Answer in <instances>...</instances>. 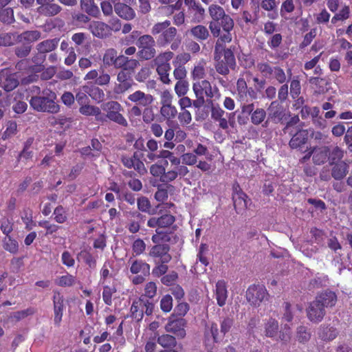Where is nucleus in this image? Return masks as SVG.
<instances>
[{"mask_svg":"<svg viewBox=\"0 0 352 352\" xmlns=\"http://www.w3.org/2000/svg\"><path fill=\"white\" fill-rule=\"evenodd\" d=\"M114 10L119 16L126 20L133 19L135 16L134 10L125 3H116L114 5Z\"/></svg>","mask_w":352,"mask_h":352,"instance_id":"nucleus-25","label":"nucleus"},{"mask_svg":"<svg viewBox=\"0 0 352 352\" xmlns=\"http://www.w3.org/2000/svg\"><path fill=\"white\" fill-rule=\"evenodd\" d=\"M336 329L333 327H321L319 336L324 340H332L337 336Z\"/></svg>","mask_w":352,"mask_h":352,"instance_id":"nucleus-43","label":"nucleus"},{"mask_svg":"<svg viewBox=\"0 0 352 352\" xmlns=\"http://www.w3.org/2000/svg\"><path fill=\"white\" fill-rule=\"evenodd\" d=\"M19 85L18 80L13 74L8 75L4 80H1L0 88H3L6 91H10L15 89Z\"/></svg>","mask_w":352,"mask_h":352,"instance_id":"nucleus-41","label":"nucleus"},{"mask_svg":"<svg viewBox=\"0 0 352 352\" xmlns=\"http://www.w3.org/2000/svg\"><path fill=\"white\" fill-rule=\"evenodd\" d=\"M298 306H296L294 307H292L291 305L289 302L285 303V312L283 316V320L289 322L294 318V314L296 309H298Z\"/></svg>","mask_w":352,"mask_h":352,"instance_id":"nucleus-58","label":"nucleus"},{"mask_svg":"<svg viewBox=\"0 0 352 352\" xmlns=\"http://www.w3.org/2000/svg\"><path fill=\"white\" fill-rule=\"evenodd\" d=\"M46 56L41 52H38L32 58V63L34 65L29 67L31 72H41L45 69L43 63L45 60Z\"/></svg>","mask_w":352,"mask_h":352,"instance_id":"nucleus-37","label":"nucleus"},{"mask_svg":"<svg viewBox=\"0 0 352 352\" xmlns=\"http://www.w3.org/2000/svg\"><path fill=\"white\" fill-rule=\"evenodd\" d=\"M144 139L139 138L135 141L134 146L137 149L142 151V153L140 155H141L145 161H146V158H148L151 162L154 160V140L151 139L147 142L146 146L149 150L144 148Z\"/></svg>","mask_w":352,"mask_h":352,"instance_id":"nucleus-20","label":"nucleus"},{"mask_svg":"<svg viewBox=\"0 0 352 352\" xmlns=\"http://www.w3.org/2000/svg\"><path fill=\"white\" fill-rule=\"evenodd\" d=\"M232 30H223L224 32L221 34H219V36H218L219 38L216 43V45H215L216 51H217L219 50V47H222L223 44L226 43H230L232 41V36L230 33V32Z\"/></svg>","mask_w":352,"mask_h":352,"instance_id":"nucleus-51","label":"nucleus"},{"mask_svg":"<svg viewBox=\"0 0 352 352\" xmlns=\"http://www.w3.org/2000/svg\"><path fill=\"white\" fill-rule=\"evenodd\" d=\"M173 53L171 52H164L155 58V65H157L156 69L160 78L162 82L165 84H169L170 80L169 78V72L171 69L168 61L173 58Z\"/></svg>","mask_w":352,"mask_h":352,"instance_id":"nucleus-11","label":"nucleus"},{"mask_svg":"<svg viewBox=\"0 0 352 352\" xmlns=\"http://www.w3.org/2000/svg\"><path fill=\"white\" fill-rule=\"evenodd\" d=\"M316 300L324 309V307L334 306L337 300V297L334 292L326 291L317 296Z\"/></svg>","mask_w":352,"mask_h":352,"instance_id":"nucleus-23","label":"nucleus"},{"mask_svg":"<svg viewBox=\"0 0 352 352\" xmlns=\"http://www.w3.org/2000/svg\"><path fill=\"white\" fill-rule=\"evenodd\" d=\"M175 221V217L170 213L165 212L157 218L155 224L158 228L155 229V245L156 244H166L173 238V233L168 232L170 226Z\"/></svg>","mask_w":352,"mask_h":352,"instance_id":"nucleus-6","label":"nucleus"},{"mask_svg":"<svg viewBox=\"0 0 352 352\" xmlns=\"http://www.w3.org/2000/svg\"><path fill=\"white\" fill-rule=\"evenodd\" d=\"M157 342L164 348L174 347L177 344L175 338L168 334L159 337Z\"/></svg>","mask_w":352,"mask_h":352,"instance_id":"nucleus-46","label":"nucleus"},{"mask_svg":"<svg viewBox=\"0 0 352 352\" xmlns=\"http://www.w3.org/2000/svg\"><path fill=\"white\" fill-rule=\"evenodd\" d=\"M263 327L264 335L267 338H274L276 340H279L284 343L289 342L291 339V327L285 324L279 331V324L278 320L275 318H270L265 320Z\"/></svg>","mask_w":352,"mask_h":352,"instance_id":"nucleus-5","label":"nucleus"},{"mask_svg":"<svg viewBox=\"0 0 352 352\" xmlns=\"http://www.w3.org/2000/svg\"><path fill=\"white\" fill-rule=\"evenodd\" d=\"M0 21L7 24L13 23L14 21L13 10L11 8L1 9L0 11Z\"/></svg>","mask_w":352,"mask_h":352,"instance_id":"nucleus-45","label":"nucleus"},{"mask_svg":"<svg viewBox=\"0 0 352 352\" xmlns=\"http://www.w3.org/2000/svg\"><path fill=\"white\" fill-rule=\"evenodd\" d=\"M62 10V8L56 3H50L43 6H39L38 8V12L46 16H53L58 13H60Z\"/></svg>","mask_w":352,"mask_h":352,"instance_id":"nucleus-33","label":"nucleus"},{"mask_svg":"<svg viewBox=\"0 0 352 352\" xmlns=\"http://www.w3.org/2000/svg\"><path fill=\"white\" fill-rule=\"evenodd\" d=\"M331 170V176L336 180H340L343 179L349 172L348 165L344 162H340L333 164Z\"/></svg>","mask_w":352,"mask_h":352,"instance_id":"nucleus-30","label":"nucleus"},{"mask_svg":"<svg viewBox=\"0 0 352 352\" xmlns=\"http://www.w3.org/2000/svg\"><path fill=\"white\" fill-rule=\"evenodd\" d=\"M350 9L348 6H344L341 10L331 19V23L336 24L338 21H344L349 18Z\"/></svg>","mask_w":352,"mask_h":352,"instance_id":"nucleus-49","label":"nucleus"},{"mask_svg":"<svg viewBox=\"0 0 352 352\" xmlns=\"http://www.w3.org/2000/svg\"><path fill=\"white\" fill-rule=\"evenodd\" d=\"M215 298L219 306L223 307L226 305L228 298V290L224 280H221L216 283Z\"/></svg>","mask_w":352,"mask_h":352,"instance_id":"nucleus-22","label":"nucleus"},{"mask_svg":"<svg viewBox=\"0 0 352 352\" xmlns=\"http://www.w3.org/2000/svg\"><path fill=\"white\" fill-rule=\"evenodd\" d=\"M234 206L236 210H245L250 204L246 194L242 191H238L233 195Z\"/></svg>","mask_w":352,"mask_h":352,"instance_id":"nucleus-28","label":"nucleus"},{"mask_svg":"<svg viewBox=\"0 0 352 352\" xmlns=\"http://www.w3.org/2000/svg\"><path fill=\"white\" fill-rule=\"evenodd\" d=\"M56 94L50 89H44L38 95L32 96L30 107L38 112L55 114L59 112L60 106L56 102Z\"/></svg>","mask_w":352,"mask_h":352,"instance_id":"nucleus-2","label":"nucleus"},{"mask_svg":"<svg viewBox=\"0 0 352 352\" xmlns=\"http://www.w3.org/2000/svg\"><path fill=\"white\" fill-rule=\"evenodd\" d=\"M79 113L86 116H94L97 120H102L101 110L96 106L87 104L86 103L81 104L79 108Z\"/></svg>","mask_w":352,"mask_h":352,"instance_id":"nucleus-31","label":"nucleus"},{"mask_svg":"<svg viewBox=\"0 0 352 352\" xmlns=\"http://www.w3.org/2000/svg\"><path fill=\"white\" fill-rule=\"evenodd\" d=\"M269 294L266 288L262 285H252L245 292V298L250 305L257 307L263 302L268 300Z\"/></svg>","mask_w":352,"mask_h":352,"instance_id":"nucleus-9","label":"nucleus"},{"mask_svg":"<svg viewBox=\"0 0 352 352\" xmlns=\"http://www.w3.org/2000/svg\"><path fill=\"white\" fill-rule=\"evenodd\" d=\"M307 139L308 131L307 130H299L289 141V146L292 148H300L306 143Z\"/></svg>","mask_w":352,"mask_h":352,"instance_id":"nucleus-27","label":"nucleus"},{"mask_svg":"<svg viewBox=\"0 0 352 352\" xmlns=\"http://www.w3.org/2000/svg\"><path fill=\"white\" fill-rule=\"evenodd\" d=\"M188 90V83L186 80H178L175 86V91L179 97L184 96Z\"/></svg>","mask_w":352,"mask_h":352,"instance_id":"nucleus-63","label":"nucleus"},{"mask_svg":"<svg viewBox=\"0 0 352 352\" xmlns=\"http://www.w3.org/2000/svg\"><path fill=\"white\" fill-rule=\"evenodd\" d=\"M130 272L133 274L150 275V265L142 260H135L131 265Z\"/></svg>","mask_w":352,"mask_h":352,"instance_id":"nucleus-34","label":"nucleus"},{"mask_svg":"<svg viewBox=\"0 0 352 352\" xmlns=\"http://www.w3.org/2000/svg\"><path fill=\"white\" fill-rule=\"evenodd\" d=\"M266 112L263 109H256L252 112L251 116V122L255 124H260L265 118Z\"/></svg>","mask_w":352,"mask_h":352,"instance_id":"nucleus-53","label":"nucleus"},{"mask_svg":"<svg viewBox=\"0 0 352 352\" xmlns=\"http://www.w3.org/2000/svg\"><path fill=\"white\" fill-rule=\"evenodd\" d=\"M80 7L88 15L97 17L100 14L99 8L94 0H80Z\"/></svg>","mask_w":352,"mask_h":352,"instance_id":"nucleus-36","label":"nucleus"},{"mask_svg":"<svg viewBox=\"0 0 352 352\" xmlns=\"http://www.w3.org/2000/svg\"><path fill=\"white\" fill-rule=\"evenodd\" d=\"M169 251V246L168 244H156L155 245V263L157 262L156 258H160V261L162 262V265L155 269V274H164L166 272L168 267L166 263H168L171 256L168 253Z\"/></svg>","mask_w":352,"mask_h":352,"instance_id":"nucleus-13","label":"nucleus"},{"mask_svg":"<svg viewBox=\"0 0 352 352\" xmlns=\"http://www.w3.org/2000/svg\"><path fill=\"white\" fill-rule=\"evenodd\" d=\"M234 113H226V116L216 120L219 122V126L223 129H228L229 125L233 126L234 124Z\"/></svg>","mask_w":352,"mask_h":352,"instance_id":"nucleus-54","label":"nucleus"},{"mask_svg":"<svg viewBox=\"0 0 352 352\" xmlns=\"http://www.w3.org/2000/svg\"><path fill=\"white\" fill-rule=\"evenodd\" d=\"M138 65V60L134 59L120 68L121 70L117 75L118 83L114 87V92L116 94H123L132 87L133 85V76L135 73V69Z\"/></svg>","mask_w":352,"mask_h":352,"instance_id":"nucleus-4","label":"nucleus"},{"mask_svg":"<svg viewBox=\"0 0 352 352\" xmlns=\"http://www.w3.org/2000/svg\"><path fill=\"white\" fill-rule=\"evenodd\" d=\"M267 111L268 118L275 123L280 122L285 115L283 107L277 101H273Z\"/></svg>","mask_w":352,"mask_h":352,"instance_id":"nucleus-21","label":"nucleus"},{"mask_svg":"<svg viewBox=\"0 0 352 352\" xmlns=\"http://www.w3.org/2000/svg\"><path fill=\"white\" fill-rule=\"evenodd\" d=\"M133 60V58H129L124 55H118V52L114 48L106 50L102 57V62L105 67L113 66L116 69L124 67Z\"/></svg>","mask_w":352,"mask_h":352,"instance_id":"nucleus-10","label":"nucleus"},{"mask_svg":"<svg viewBox=\"0 0 352 352\" xmlns=\"http://www.w3.org/2000/svg\"><path fill=\"white\" fill-rule=\"evenodd\" d=\"M3 248L10 252V254H15L19 251V243L11 235L5 236L2 239Z\"/></svg>","mask_w":352,"mask_h":352,"instance_id":"nucleus-35","label":"nucleus"},{"mask_svg":"<svg viewBox=\"0 0 352 352\" xmlns=\"http://www.w3.org/2000/svg\"><path fill=\"white\" fill-rule=\"evenodd\" d=\"M41 38V32L38 30L25 31L17 36L20 42L25 41V44L31 45V43L38 41Z\"/></svg>","mask_w":352,"mask_h":352,"instance_id":"nucleus-38","label":"nucleus"},{"mask_svg":"<svg viewBox=\"0 0 352 352\" xmlns=\"http://www.w3.org/2000/svg\"><path fill=\"white\" fill-rule=\"evenodd\" d=\"M208 12L212 19L209 23V29L214 37L219 36L221 28L223 30L233 29L234 20L225 12L222 7L217 4H212L208 8Z\"/></svg>","mask_w":352,"mask_h":352,"instance_id":"nucleus-3","label":"nucleus"},{"mask_svg":"<svg viewBox=\"0 0 352 352\" xmlns=\"http://www.w3.org/2000/svg\"><path fill=\"white\" fill-rule=\"evenodd\" d=\"M16 38H17V36L12 33L0 34V47L10 46L13 45Z\"/></svg>","mask_w":352,"mask_h":352,"instance_id":"nucleus-52","label":"nucleus"},{"mask_svg":"<svg viewBox=\"0 0 352 352\" xmlns=\"http://www.w3.org/2000/svg\"><path fill=\"white\" fill-rule=\"evenodd\" d=\"M329 157V148L325 146L312 147V162L316 165L324 164Z\"/></svg>","mask_w":352,"mask_h":352,"instance_id":"nucleus-19","label":"nucleus"},{"mask_svg":"<svg viewBox=\"0 0 352 352\" xmlns=\"http://www.w3.org/2000/svg\"><path fill=\"white\" fill-rule=\"evenodd\" d=\"M75 276L69 274L61 276L58 278V280H56V284L58 286L63 287H71L75 284Z\"/></svg>","mask_w":352,"mask_h":352,"instance_id":"nucleus-48","label":"nucleus"},{"mask_svg":"<svg viewBox=\"0 0 352 352\" xmlns=\"http://www.w3.org/2000/svg\"><path fill=\"white\" fill-rule=\"evenodd\" d=\"M78 256H82L85 263L89 268L94 269L96 267V258L94 256L89 252L85 250L81 251L78 254Z\"/></svg>","mask_w":352,"mask_h":352,"instance_id":"nucleus-47","label":"nucleus"},{"mask_svg":"<svg viewBox=\"0 0 352 352\" xmlns=\"http://www.w3.org/2000/svg\"><path fill=\"white\" fill-rule=\"evenodd\" d=\"M307 314L309 320L313 322H320L325 315L324 309L321 307L316 300L311 302L307 309Z\"/></svg>","mask_w":352,"mask_h":352,"instance_id":"nucleus-17","label":"nucleus"},{"mask_svg":"<svg viewBox=\"0 0 352 352\" xmlns=\"http://www.w3.org/2000/svg\"><path fill=\"white\" fill-rule=\"evenodd\" d=\"M122 162L124 166L129 168H133L141 175L146 172L144 163L140 160V155L138 152H135L132 156L123 155Z\"/></svg>","mask_w":352,"mask_h":352,"instance_id":"nucleus-16","label":"nucleus"},{"mask_svg":"<svg viewBox=\"0 0 352 352\" xmlns=\"http://www.w3.org/2000/svg\"><path fill=\"white\" fill-rule=\"evenodd\" d=\"M193 91L197 98L196 101H194V105L199 107L204 102V96L206 95L209 98H219L220 94L217 87H212L210 82L206 80H202L195 82L192 86Z\"/></svg>","mask_w":352,"mask_h":352,"instance_id":"nucleus-7","label":"nucleus"},{"mask_svg":"<svg viewBox=\"0 0 352 352\" xmlns=\"http://www.w3.org/2000/svg\"><path fill=\"white\" fill-rule=\"evenodd\" d=\"M17 131V124L15 121L10 120L6 124V129L3 134V138L4 139L8 138L14 134L16 133Z\"/></svg>","mask_w":352,"mask_h":352,"instance_id":"nucleus-61","label":"nucleus"},{"mask_svg":"<svg viewBox=\"0 0 352 352\" xmlns=\"http://www.w3.org/2000/svg\"><path fill=\"white\" fill-rule=\"evenodd\" d=\"M154 282H148L144 288V293L138 300L133 301L131 307V317L140 321L144 313L147 316L153 314L154 309Z\"/></svg>","mask_w":352,"mask_h":352,"instance_id":"nucleus-1","label":"nucleus"},{"mask_svg":"<svg viewBox=\"0 0 352 352\" xmlns=\"http://www.w3.org/2000/svg\"><path fill=\"white\" fill-rule=\"evenodd\" d=\"M190 32L191 35L198 41H205L209 36V32L208 29L202 25H197L192 28Z\"/></svg>","mask_w":352,"mask_h":352,"instance_id":"nucleus-39","label":"nucleus"},{"mask_svg":"<svg viewBox=\"0 0 352 352\" xmlns=\"http://www.w3.org/2000/svg\"><path fill=\"white\" fill-rule=\"evenodd\" d=\"M137 45L140 49L154 46V41L151 36L144 35L140 37Z\"/></svg>","mask_w":352,"mask_h":352,"instance_id":"nucleus-60","label":"nucleus"},{"mask_svg":"<svg viewBox=\"0 0 352 352\" xmlns=\"http://www.w3.org/2000/svg\"><path fill=\"white\" fill-rule=\"evenodd\" d=\"M21 219L25 225V229L28 231L32 230L36 223L33 220V211L30 208H25L21 214Z\"/></svg>","mask_w":352,"mask_h":352,"instance_id":"nucleus-29","label":"nucleus"},{"mask_svg":"<svg viewBox=\"0 0 352 352\" xmlns=\"http://www.w3.org/2000/svg\"><path fill=\"white\" fill-rule=\"evenodd\" d=\"M143 121L146 124H151V131H154V111L153 107H148L144 109L142 113Z\"/></svg>","mask_w":352,"mask_h":352,"instance_id":"nucleus-55","label":"nucleus"},{"mask_svg":"<svg viewBox=\"0 0 352 352\" xmlns=\"http://www.w3.org/2000/svg\"><path fill=\"white\" fill-rule=\"evenodd\" d=\"M33 138H29L26 140V141L23 144V148L22 151L19 153L18 155V160L21 159H24L25 160H29L32 157L33 152L31 150L32 145L34 142Z\"/></svg>","mask_w":352,"mask_h":352,"instance_id":"nucleus-40","label":"nucleus"},{"mask_svg":"<svg viewBox=\"0 0 352 352\" xmlns=\"http://www.w3.org/2000/svg\"><path fill=\"white\" fill-rule=\"evenodd\" d=\"M170 25V21L168 20L155 24V33H159L160 31L166 29L157 38V44L160 46H165L170 43L177 34L176 28L174 27L168 28Z\"/></svg>","mask_w":352,"mask_h":352,"instance_id":"nucleus-12","label":"nucleus"},{"mask_svg":"<svg viewBox=\"0 0 352 352\" xmlns=\"http://www.w3.org/2000/svg\"><path fill=\"white\" fill-rule=\"evenodd\" d=\"M53 311H54V324L59 327L63 316V310L65 306V298L63 294L58 291L54 292L53 295Z\"/></svg>","mask_w":352,"mask_h":352,"instance_id":"nucleus-14","label":"nucleus"},{"mask_svg":"<svg viewBox=\"0 0 352 352\" xmlns=\"http://www.w3.org/2000/svg\"><path fill=\"white\" fill-rule=\"evenodd\" d=\"M205 335L206 337L211 336L214 342H218L219 329L217 324L215 323H211L206 326Z\"/></svg>","mask_w":352,"mask_h":352,"instance_id":"nucleus-62","label":"nucleus"},{"mask_svg":"<svg viewBox=\"0 0 352 352\" xmlns=\"http://www.w3.org/2000/svg\"><path fill=\"white\" fill-rule=\"evenodd\" d=\"M53 214L54 221L58 223H64L67 220V212L61 205L56 207Z\"/></svg>","mask_w":352,"mask_h":352,"instance_id":"nucleus-44","label":"nucleus"},{"mask_svg":"<svg viewBox=\"0 0 352 352\" xmlns=\"http://www.w3.org/2000/svg\"><path fill=\"white\" fill-rule=\"evenodd\" d=\"M85 85V92L87 93L91 98L100 102L104 100V93L102 89L96 86L97 85L93 83H87Z\"/></svg>","mask_w":352,"mask_h":352,"instance_id":"nucleus-24","label":"nucleus"},{"mask_svg":"<svg viewBox=\"0 0 352 352\" xmlns=\"http://www.w3.org/2000/svg\"><path fill=\"white\" fill-rule=\"evenodd\" d=\"M206 61L204 60H200L196 65H195L191 75L194 80L197 79L200 80L204 78L206 72H205V66Z\"/></svg>","mask_w":352,"mask_h":352,"instance_id":"nucleus-42","label":"nucleus"},{"mask_svg":"<svg viewBox=\"0 0 352 352\" xmlns=\"http://www.w3.org/2000/svg\"><path fill=\"white\" fill-rule=\"evenodd\" d=\"M177 113V110L174 107L170 104H164L161 108V114L165 118L170 119L173 118Z\"/></svg>","mask_w":352,"mask_h":352,"instance_id":"nucleus-64","label":"nucleus"},{"mask_svg":"<svg viewBox=\"0 0 352 352\" xmlns=\"http://www.w3.org/2000/svg\"><path fill=\"white\" fill-rule=\"evenodd\" d=\"M115 287H110L108 285L104 286L102 291V299L104 302L107 305H112V296L116 292Z\"/></svg>","mask_w":352,"mask_h":352,"instance_id":"nucleus-50","label":"nucleus"},{"mask_svg":"<svg viewBox=\"0 0 352 352\" xmlns=\"http://www.w3.org/2000/svg\"><path fill=\"white\" fill-rule=\"evenodd\" d=\"M59 41L60 39L58 38L46 39L37 44L36 50L38 52L45 55L46 53L54 51L58 47Z\"/></svg>","mask_w":352,"mask_h":352,"instance_id":"nucleus-26","label":"nucleus"},{"mask_svg":"<svg viewBox=\"0 0 352 352\" xmlns=\"http://www.w3.org/2000/svg\"><path fill=\"white\" fill-rule=\"evenodd\" d=\"M165 166L163 165H157L155 167V177L160 175V180L163 182H168L174 180L177 176V172L175 170H170L165 173Z\"/></svg>","mask_w":352,"mask_h":352,"instance_id":"nucleus-32","label":"nucleus"},{"mask_svg":"<svg viewBox=\"0 0 352 352\" xmlns=\"http://www.w3.org/2000/svg\"><path fill=\"white\" fill-rule=\"evenodd\" d=\"M89 30L94 36L104 38L111 34V26L101 21H93L89 25Z\"/></svg>","mask_w":352,"mask_h":352,"instance_id":"nucleus-18","label":"nucleus"},{"mask_svg":"<svg viewBox=\"0 0 352 352\" xmlns=\"http://www.w3.org/2000/svg\"><path fill=\"white\" fill-rule=\"evenodd\" d=\"M186 324L185 319L182 318H175L171 316L169 318L168 322L166 324V331L175 334L178 338H184L186 336L184 327Z\"/></svg>","mask_w":352,"mask_h":352,"instance_id":"nucleus-15","label":"nucleus"},{"mask_svg":"<svg viewBox=\"0 0 352 352\" xmlns=\"http://www.w3.org/2000/svg\"><path fill=\"white\" fill-rule=\"evenodd\" d=\"M101 109L106 113V117L122 126L126 127L128 122L122 116L121 111L123 107L117 101H108L101 105Z\"/></svg>","mask_w":352,"mask_h":352,"instance_id":"nucleus-8","label":"nucleus"},{"mask_svg":"<svg viewBox=\"0 0 352 352\" xmlns=\"http://www.w3.org/2000/svg\"><path fill=\"white\" fill-rule=\"evenodd\" d=\"M32 45L29 44H23L17 46L14 49L15 54L19 58H25L31 51Z\"/></svg>","mask_w":352,"mask_h":352,"instance_id":"nucleus-59","label":"nucleus"},{"mask_svg":"<svg viewBox=\"0 0 352 352\" xmlns=\"http://www.w3.org/2000/svg\"><path fill=\"white\" fill-rule=\"evenodd\" d=\"M282 41V35L279 33H276L271 35V36L268 38L267 43L270 49L276 50L280 45Z\"/></svg>","mask_w":352,"mask_h":352,"instance_id":"nucleus-57","label":"nucleus"},{"mask_svg":"<svg viewBox=\"0 0 352 352\" xmlns=\"http://www.w3.org/2000/svg\"><path fill=\"white\" fill-rule=\"evenodd\" d=\"M184 3L190 9L194 10L196 13L200 16L201 19H203L205 10L200 3L196 2L195 0H184Z\"/></svg>","mask_w":352,"mask_h":352,"instance_id":"nucleus-56","label":"nucleus"}]
</instances>
